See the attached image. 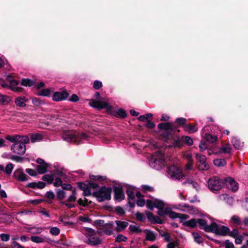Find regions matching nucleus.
Wrapping results in <instances>:
<instances>
[{
	"instance_id": "obj_28",
	"label": "nucleus",
	"mask_w": 248,
	"mask_h": 248,
	"mask_svg": "<svg viewBox=\"0 0 248 248\" xmlns=\"http://www.w3.org/2000/svg\"><path fill=\"white\" fill-rule=\"evenodd\" d=\"M134 190V189L132 186H129L127 188L126 193L128 197L129 203L131 202V200L133 201L135 198Z\"/></svg>"
},
{
	"instance_id": "obj_30",
	"label": "nucleus",
	"mask_w": 248,
	"mask_h": 248,
	"mask_svg": "<svg viewBox=\"0 0 248 248\" xmlns=\"http://www.w3.org/2000/svg\"><path fill=\"white\" fill-rule=\"evenodd\" d=\"M214 164L217 167H222L226 164V161L224 159L217 158L213 161Z\"/></svg>"
},
{
	"instance_id": "obj_47",
	"label": "nucleus",
	"mask_w": 248,
	"mask_h": 248,
	"mask_svg": "<svg viewBox=\"0 0 248 248\" xmlns=\"http://www.w3.org/2000/svg\"><path fill=\"white\" fill-rule=\"evenodd\" d=\"M32 103L34 105L36 106H38L42 104H44V102L43 101H42L41 100H40V99H39L38 98H35V97L33 98L32 99Z\"/></svg>"
},
{
	"instance_id": "obj_63",
	"label": "nucleus",
	"mask_w": 248,
	"mask_h": 248,
	"mask_svg": "<svg viewBox=\"0 0 248 248\" xmlns=\"http://www.w3.org/2000/svg\"><path fill=\"white\" fill-rule=\"evenodd\" d=\"M102 86V82L101 81L96 80L94 81L93 84V88L96 90L100 89Z\"/></svg>"
},
{
	"instance_id": "obj_25",
	"label": "nucleus",
	"mask_w": 248,
	"mask_h": 248,
	"mask_svg": "<svg viewBox=\"0 0 248 248\" xmlns=\"http://www.w3.org/2000/svg\"><path fill=\"white\" fill-rule=\"evenodd\" d=\"M138 200L136 201L137 204L140 207H142L145 205V202L143 199V196L139 192H137L136 194Z\"/></svg>"
},
{
	"instance_id": "obj_13",
	"label": "nucleus",
	"mask_w": 248,
	"mask_h": 248,
	"mask_svg": "<svg viewBox=\"0 0 248 248\" xmlns=\"http://www.w3.org/2000/svg\"><path fill=\"white\" fill-rule=\"evenodd\" d=\"M14 176L18 180L22 182L27 180L28 178V176L23 172L22 169L16 170L14 173Z\"/></svg>"
},
{
	"instance_id": "obj_58",
	"label": "nucleus",
	"mask_w": 248,
	"mask_h": 248,
	"mask_svg": "<svg viewBox=\"0 0 248 248\" xmlns=\"http://www.w3.org/2000/svg\"><path fill=\"white\" fill-rule=\"evenodd\" d=\"M168 215H169V216L170 218H178L179 213H176L174 212L171 211L169 209V213H168Z\"/></svg>"
},
{
	"instance_id": "obj_41",
	"label": "nucleus",
	"mask_w": 248,
	"mask_h": 248,
	"mask_svg": "<svg viewBox=\"0 0 248 248\" xmlns=\"http://www.w3.org/2000/svg\"><path fill=\"white\" fill-rule=\"evenodd\" d=\"M153 116L152 114L148 113L145 115H141L139 117V119L141 121H146L150 120Z\"/></svg>"
},
{
	"instance_id": "obj_33",
	"label": "nucleus",
	"mask_w": 248,
	"mask_h": 248,
	"mask_svg": "<svg viewBox=\"0 0 248 248\" xmlns=\"http://www.w3.org/2000/svg\"><path fill=\"white\" fill-rule=\"evenodd\" d=\"M197 223V220L196 219H191L184 222V225L190 228L195 227Z\"/></svg>"
},
{
	"instance_id": "obj_8",
	"label": "nucleus",
	"mask_w": 248,
	"mask_h": 248,
	"mask_svg": "<svg viewBox=\"0 0 248 248\" xmlns=\"http://www.w3.org/2000/svg\"><path fill=\"white\" fill-rule=\"evenodd\" d=\"M196 158L197 160L198 169L202 170H208L209 167L206 162V157L205 155L201 154H197Z\"/></svg>"
},
{
	"instance_id": "obj_39",
	"label": "nucleus",
	"mask_w": 248,
	"mask_h": 248,
	"mask_svg": "<svg viewBox=\"0 0 248 248\" xmlns=\"http://www.w3.org/2000/svg\"><path fill=\"white\" fill-rule=\"evenodd\" d=\"M14 169V165L12 163H9L7 164L5 167V168H4V171L7 174L10 175L12 173L13 170Z\"/></svg>"
},
{
	"instance_id": "obj_24",
	"label": "nucleus",
	"mask_w": 248,
	"mask_h": 248,
	"mask_svg": "<svg viewBox=\"0 0 248 248\" xmlns=\"http://www.w3.org/2000/svg\"><path fill=\"white\" fill-rule=\"evenodd\" d=\"M184 129L189 133H192L198 130V127L196 125H192L190 124H185L184 126Z\"/></svg>"
},
{
	"instance_id": "obj_27",
	"label": "nucleus",
	"mask_w": 248,
	"mask_h": 248,
	"mask_svg": "<svg viewBox=\"0 0 248 248\" xmlns=\"http://www.w3.org/2000/svg\"><path fill=\"white\" fill-rule=\"evenodd\" d=\"M115 223L117 226V230L122 231L124 230L128 225L127 222L116 220Z\"/></svg>"
},
{
	"instance_id": "obj_11",
	"label": "nucleus",
	"mask_w": 248,
	"mask_h": 248,
	"mask_svg": "<svg viewBox=\"0 0 248 248\" xmlns=\"http://www.w3.org/2000/svg\"><path fill=\"white\" fill-rule=\"evenodd\" d=\"M213 228L212 232L216 234L224 235L229 232V229L228 227L225 226H222L219 227L217 223L213 222Z\"/></svg>"
},
{
	"instance_id": "obj_23",
	"label": "nucleus",
	"mask_w": 248,
	"mask_h": 248,
	"mask_svg": "<svg viewBox=\"0 0 248 248\" xmlns=\"http://www.w3.org/2000/svg\"><path fill=\"white\" fill-rule=\"evenodd\" d=\"M44 136L41 133H32L31 135V141L32 143L39 142L43 140Z\"/></svg>"
},
{
	"instance_id": "obj_36",
	"label": "nucleus",
	"mask_w": 248,
	"mask_h": 248,
	"mask_svg": "<svg viewBox=\"0 0 248 248\" xmlns=\"http://www.w3.org/2000/svg\"><path fill=\"white\" fill-rule=\"evenodd\" d=\"M205 139L209 142L214 143L217 141V136H213L209 133H207L205 135Z\"/></svg>"
},
{
	"instance_id": "obj_42",
	"label": "nucleus",
	"mask_w": 248,
	"mask_h": 248,
	"mask_svg": "<svg viewBox=\"0 0 248 248\" xmlns=\"http://www.w3.org/2000/svg\"><path fill=\"white\" fill-rule=\"evenodd\" d=\"M21 84L25 86H31L33 84V82L29 79H23Z\"/></svg>"
},
{
	"instance_id": "obj_64",
	"label": "nucleus",
	"mask_w": 248,
	"mask_h": 248,
	"mask_svg": "<svg viewBox=\"0 0 248 248\" xmlns=\"http://www.w3.org/2000/svg\"><path fill=\"white\" fill-rule=\"evenodd\" d=\"M53 185L55 186H60L62 185V181L59 178H56L55 179Z\"/></svg>"
},
{
	"instance_id": "obj_62",
	"label": "nucleus",
	"mask_w": 248,
	"mask_h": 248,
	"mask_svg": "<svg viewBox=\"0 0 248 248\" xmlns=\"http://www.w3.org/2000/svg\"><path fill=\"white\" fill-rule=\"evenodd\" d=\"M218 198L220 200H223V201H226L227 200H232V198H230L228 196V195L226 194H223L219 195Z\"/></svg>"
},
{
	"instance_id": "obj_20",
	"label": "nucleus",
	"mask_w": 248,
	"mask_h": 248,
	"mask_svg": "<svg viewBox=\"0 0 248 248\" xmlns=\"http://www.w3.org/2000/svg\"><path fill=\"white\" fill-rule=\"evenodd\" d=\"M27 99L25 96H20L16 98L15 103L16 105L19 107H24L26 105Z\"/></svg>"
},
{
	"instance_id": "obj_40",
	"label": "nucleus",
	"mask_w": 248,
	"mask_h": 248,
	"mask_svg": "<svg viewBox=\"0 0 248 248\" xmlns=\"http://www.w3.org/2000/svg\"><path fill=\"white\" fill-rule=\"evenodd\" d=\"M19 141L18 142H21L22 143L25 144L28 143L30 141V138L28 136H23L20 137L18 136V140Z\"/></svg>"
},
{
	"instance_id": "obj_1",
	"label": "nucleus",
	"mask_w": 248,
	"mask_h": 248,
	"mask_svg": "<svg viewBox=\"0 0 248 248\" xmlns=\"http://www.w3.org/2000/svg\"><path fill=\"white\" fill-rule=\"evenodd\" d=\"M62 139L67 142H73L76 144H79L83 140H87L88 135L86 134L76 131H65L62 135Z\"/></svg>"
},
{
	"instance_id": "obj_57",
	"label": "nucleus",
	"mask_w": 248,
	"mask_h": 248,
	"mask_svg": "<svg viewBox=\"0 0 248 248\" xmlns=\"http://www.w3.org/2000/svg\"><path fill=\"white\" fill-rule=\"evenodd\" d=\"M6 139L11 142H15L18 140V136H8L6 137Z\"/></svg>"
},
{
	"instance_id": "obj_14",
	"label": "nucleus",
	"mask_w": 248,
	"mask_h": 248,
	"mask_svg": "<svg viewBox=\"0 0 248 248\" xmlns=\"http://www.w3.org/2000/svg\"><path fill=\"white\" fill-rule=\"evenodd\" d=\"M197 223L199 224L200 227L202 229H203L206 232H212L213 222L210 225H207L206 221L202 219H198Z\"/></svg>"
},
{
	"instance_id": "obj_18",
	"label": "nucleus",
	"mask_w": 248,
	"mask_h": 248,
	"mask_svg": "<svg viewBox=\"0 0 248 248\" xmlns=\"http://www.w3.org/2000/svg\"><path fill=\"white\" fill-rule=\"evenodd\" d=\"M231 220L235 227H239L240 229H244V227L242 226V221L238 216L236 215L232 216Z\"/></svg>"
},
{
	"instance_id": "obj_3",
	"label": "nucleus",
	"mask_w": 248,
	"mask_h": 248,
	"mask_svg": "<svg viewBox=\"0 0 248 248\" xmlns=\"http://www.w3.org/2000/svg\"><path fill=\"white\" fill-rule=\"evenodd\" d=\"M149 165L152 168L156 170L161 169L164 165V154L161 152H156L152 155L149 161Z\"/></svg>"
},
{
	"instance_id": "obj_22",
	"label": "nucleus",
	"mask_w": 248,
	"mask_h": 248,
	"mask_svg": "<svg viewBox=\"0 0 248 248\" xmlns=\"http://www.w3.org/2000/svg\"><path fill=\"white\" fill-rule=\"evenodd\" d=\"M12 100L11 97L5 94L0 93V104L2 105H8Z\"/></svg>"
},
{
	"instance_id": "obj_6",
	"label": "nucleus",
	"mask_w": 248,
	"mask_h": 248,
	"mask_svg": "<svg viewBox=\"0 0 248 248\" xmlns=\"http://www.w3.org/2000/svg\"><path fill=\"white\" fill-rule=\"evenodd\" d=\"M168 173L172 179L180 180L183 177L182 170L176 165H172L168 169Z\"/></svg>"
},
{
	"instance_id": "obj_5",
	"label": "nucleus",
	"mask_w": 248,
	"mask_h": 248,
	"mask_svg": "<svg viewBox=\"0 0 248 248\" xmlns=\"http://www.w3.org/2000/svg\"><path fill=\"white\" fill-rule=\"evenodd\" d=\"M223 185V181L217 177H213L208 181V186L212 191L220 190Z\"/></svg>"
},
{
	"instance_id": "obj_16",
	"label": "nucleus",
	"mask_w": 248,
	"mask_h": 248,
	"mask_svg": "<svg viewBox=\"0 0 248 248\" xmlns=\"http://www.w3.org/2000/svg\"><path fill=\"white\" fill-rule=\"evenodd\" d=\"M98 186L94 183H91L89 184L88 186H87L86 188L84 187L85 186V185H84V186H81V188L83 190V195L85 196H90L91 195H93V192L94 191H92V188L95 187L97 186Z\"/></svg>"
},
{
	"instance_id": "obj_61",
	"label": "nucleus",
	"mask_w": 248,
	"mask_h": 248,
	"mask_svg": "<svg viewBox=\"0 0 248 248\" xmlns=\"http://www.w3.org/2000/svg\"><path fill=\"white\" fill-rule=\"evenodd\" d=\"M142 189L145 192H147V191L152 192L154 191V188L153 187L147 186V185H143L142 186Z\"/></svg>"
},
{
	"instance_id": "obj_19",
	"label": "nucleus",
	"mask_w": 248,
	"mask_h": 248,
	"mask_svg": "<svg viewBox=\"0 0 248 248\" xmlns=\"http://www.w3.org/2000/svg\"><path fill=\"white\" fill-rule=\"evenodd\" d=\"M11 78L10 76H7V80L10 82V85H9L8 88L10 89L13 91H18L19 89L18 87H17L18 82L15 80L11 79Z\"/></svg>"
},
{
	"instance_id": "obj_53",
	"label": "nucleus",
	"mask_w": 248,
	"mask_h": 248,
	"mask_svg": "<svg viewBox=\"0 0 248 248\" xmlns=\"http://www.w3.org/2000/svg\"><path fill=\"white\" fill-rule=\"evenodd\" d=\"M60 232V229L57 227H52L50 230V232L54 235H58Z\"/></svg>"
},
{
	"instance_id": "obj_59",
	"label": "nucleus",
	"mask_w": 248,
	"mask_h": 248,
	"mask_svg": "<svg viewBox=\"0 0 248 248\" xmlns=\"http://www.w3.org/2000/svg\"><path fill=\"white\" fill-rule=\"evenodd\" d=\"M50 94V91L48 89H44L40 92L38 94L40 96H48Z\"/></svg>"
},
{
	"instance_id": "obj_21",
	"label": "nucleus",
	"mask_w": 248,
	"mask_h": 248,
	"mask_svg": "<svg viewBox=\"0 0 248 248\" xmlns=\"http://www.w3.org/2000/svg\"><path fill=\"white\" fill-rule=\"evenodd\" d=\"M115 198L116 200L121 201L124 199V194L121 188L117 187L114 190Z\"/></svg>"
},
{
	"instance_id": "obj_51",
	"label": "nucleus",
	"mask_w": 248,
	"mask_h": 248,
	"mask_svg": "<svg viewBox=\"0 0 248 248\" xmlns=\"http://www.w3.org/2000/svg\"><path fill=\"white\" fill-rule=\"evenodd\" d=\"M193 235L196 242L198 243H201L202 242L203 239L202 237L198 233H193Z\"/></svg>"
},
{
	"instance_id": "obj_56",
	"label": "nucleus",
	"mask_w": 248,
	"mask_h": 248,
	"mask_svg": "<svg viewBox=\"0 0 248 248\" xmlns=\"http://www.w3.org/2000/svg\"><path fill=\"white\" fill-rule=\"evenodd\" d=\"M57 195L59 199L62 200L65 197V193L64 191L61 190V189H59L57 191Z\"/></svg>"
},
{
	"instance_id": "obj_44",
	"label": "nucleus",
	"mask_w": 248,
	"mask_h": 248,
	"mask_svg": "<svg viewBox=\"0 0 248 248\" xmlns=\"http://www.w3.org/2000/svg\"><path fill=\"white\" fill-rule=\"evenodd\" d=\"M91 201H89V200L86 198H84V199H79L78 201V203L80 205L83 206H86L88 205L89 204L91 203Z\"/></svg>"
},
{
	"instance_id": "obj_60",
	"label": "nucleus",
	"mask_w": 248,
	"mask_h": 248,
	"mask_svg": "<svg viewBox=\"0 0 248 248\" xmlns=\"http://www.w3.org/2000/svg\"><path fill=\"white\" fill-rule=\"evenodd\" d=\"M176 122L179 124L182 125H185V123L186 122V119L184 118H178L176 120Z\"/></svg>"
},
{
	"instance_id": "obj_29",
	"label": "nucleus",
	"mask_w": 248,
	"mask_h": 248,
	"mask_svg": "<svg viewBox=\"0 0 248 248\" xmlns=\"http://www.w3.org/2000/svg\"><path fill=\"white\" fill-rule=\"evenodd\" d=\"M231 150L232 147L231 146V145L229 144H227L220 148L219 152L224 153L225 154H230L231 152Z\"/></svg>"
},
{
	"instance_id": "obj_2",
	"label": "nucleus",
	"mask_w": 248,
	"mask_h": 248,
	"mask_svg": "<svg viewBox=\"0 0 248 248\" xmlns=\"http://www.w3.org/2000/svg\"><path fill=\"white\" fill-rule=\"evenodd\" d=\"M85 236V238L84 239L85 242L90 245L96 246L101 243V241L98 237V234L92 229H86Z\"/></svg>"
},
{
	"instance_id": "obj_7",
	"label": "nucleus",
	"mask_w": 248,
	"mask_h": 248,
	"mask_svg": "<svg viewBox=\"0 0 248 248\" xmlns=\"http://www.w3.org/2000/svg\"><path fill=\"white\" fill-rule=\"evenodd\" d=\"M89 105L90 106L98 109L107 108L108 110H110L112 108V107L109 105L108 102L103 100L99 101L90 100Z\"/></svg>"
},
{
	"instance_id": "obj_10",
	"label": "nucleus",
	"mask_w": 248,
	"mask_h": 248,
	"mask_svg": "<svg viewBox=\"0 0 248 248\" xmlns=\"http://www.w3.org/2000/svg\"><path fill=\"white\" fill-rule=\"evenodd\" d=\"M163 205L164 202L158 199L147 200L146 202L147 207L151 210L154 208H161Z\"/></svg>"
},
{
	"instance_id": "obj_9",
	"label": "nucleus",
	"mask_w": 248,
	"mask_h": 248,
	"mask_svg": "<svg viewBox=\"0 0 248 248\" xmlns=\"http://www.w3.org/2000/svg\"><path fill=\"white\" fill-rule=\"evenodd\" d=\"M13 153L19 155H23L26 151V145L21 142H16L11 146Z\"/></svg>"
},
{
	"instance_id": "obj_15",
	"label": "nucleus",
	"mask_w": 248,
	"mask_h": 248,
	"mask_svg": "<svg viewBox=\"0 0 248 248\" xmlns=\"http://www.w3.org/2000/svg\"><path fill=\"white\" fill-rule=\"evenodd\" d=\"M68 93L65 91L55 92L53 96V100L55 101H60L67 98Z\"/></svg>"
},
{
	"instance_id": "obj_49",
	"label": "nucleus",
	"mask_w": 248,
	"mask_h": 248,
	"mask_svg": "<svg viewBox=\"0 0 248 248\" xmlns=\"http://www.w3.org/2000/svg\"><path fill=\"white\" fill-rule=\"evenodd\" d=\"M43 229L41 228L33 227L30 229V232L32 233L39 234L42 232Z\"/></svg>"
},
{
	"instance_id": "obj_32",
	"label": "nucleus",
	"mask_w": 248,
	"mask_h": 248,
	"mask_svg": "<svg viewBox=\"0 0 248 248\" xmlns=\"http://www.w3.org/2000/svg\"><path fill=\"white\" fill-rule=\"evenodd\" d=\"M180 207H181V210L184 212H188L190 214H193L194 212L192 211V210H193V206H189L187 204H184V205H179Z\"/></svg>"
},
{
	"instance_id": "obj_43",
	"label": "nucleus",
	"mask_w": 248,
	"mask_h": 248,
	"mask_svg": "<svg viewBox=\"0 0 248 248\" xmlns=\"http://www.w3.org/2000/svg\"><path fill=\"white\" fill-rule=\"evenodd\" d=\"M42 180L49 183H51L54 180V177L52 175L46 174L43 176Z\"/></svg>"
},
{
	"instance_id": "obj_4",
	"label": "nucleus",
	"mask_w": 248,
	"mask_h": 248,
	"mask_svg": "<svg viewBox=\"0 0 248 248\" xmlns=\"http://www.w3.org/2000/svg\"><path fill=\"white\" fill-rule=\"evenodd\" d=\"M111 188L110 187H102L99 190L93 192V197L96 198L99 202L111 199Z\"/></svg>"
},
{
	"instance_id": "obj_55",
	"label": "nucleus",
	"mask_w": 248,
	"mask_h": 248,
	"mask_svg": "<svg viewBox=\"0 0 248 248\" xmlns=\"http://www.w3.org/2000/svg\"><path fill=\"white\" fill-rule=\"evenodd\" d=\"M76 199H77V197H76V192H73L72 194H71V195L70 196H69L68 197L67 201L69 202H75L76 201Z\"/></svg>"
},
{
	"instance_id": "obj_38",
	"label": "nucleus",
	"mask_w": 248,
	"mask_h": 248,
	"mask_svg": "<svg viewBox=\"0 0 248 248\" xmlns=\"http://www.w3.org/2000/svg\"><path fill=\"white\" fill-rule=\"evenodd\" d=\"M172 124L170 123H163L158 124V128L161 129L168 130L170 129Z\"/></svg>"
},
{
	"instance_id": "obj_37",
	"label": "nucleus",
	"mask_w": 248,
	"mask_h": 248,
	"mask_svg": "<svg viewBox=\"0 0 248 248\" xmlns=\"http://www.w3.org/2000/svg\"><path fill=\"white\" fill-rule=\"evenodd\" d=\"M164 205L161 208H157L158 210L157 211V214L161 216H164L165 215H168V213L169 211V208H164Z\"/></svg>"
},
{
	"instance_id": "obj_48",
	"label": "nucleus",
	"mask_w": 248,
	"mask_h": 248,
	"mask_svg": "<svg viewBox=\"0 0 248 248\" xmlns=\"http://www.w3.org/2000/svg\"><path fill=\"white\" fill-rule=\"evenodd\" d=\"M31 240L36 243H41L43 242V239L39 236H32L31 237Z\"/></svg>"
},
{
	"instance_id": "obj_31",
	"label": "nucleus",
	"mask_w": 248,
	"mask_h": 248,
	"mask_svg": "<svg viewBox=\"0 0 248 248\" xmlns=\"http://www.w3.org/2000/svg\"><path fill=\"white\" fill-rule=\"evenodd\" d=\"M232 142L233 146L236 149H240L243 146V144L236 138H233Z\"/></svg>"
},
{
	"instance_id": "obj_34",
	"label": "nucleus",
	"mask_w": 248,
	"mask_h": 248,
	"mask_svg": "<svg viewBox=\"0 0 248 248\" xmlns=\"http://www.w3.org/2000/svg\"><path fill=\"white\" fill-rule=\"evenodd\" d=\"M155 238L156 235L154 232L150 231H148L147 232L146 237V240L148 241H154L155 240Z\"/></svg>"
},
{
	"instance_id": "obj_35",
	"label": "nucleus",
	"mask_w": 248,
	"mask_h": 248,
	"mask_svg": "<svg viewBox=\"0 0 248 248\" xmlns=\"http://www.w3.org/2000/svg\"><path fill=\"white\" fill-rule=\"evenodd\" d=\"M48 166L47 164L39 165L37 167V171L40 174H43L46 172Z\"/></svg>"
},
{
	"instance_id": "obj_54",
	"label": "nucleus",
	"mask_w": 248,
	"mask_h": 248,
	"mask_svg": "<svg viewBox=\"0 0 248 248\" xmlns=\"http://www.w3.org/2000/svg\"><path fill=\"white\" fill-rule=\"evenodd\" d=\"M127 240V237H126L125 236L122 235V234H119L118 235L116 238V242H125Z\"/></svg>"
},
{
	"instance_id": "obj_46",
	"label": "nucleus",
	"mask_w": 248,
	"mask_h": 248,
	"mask_svg": "<svg viewBox=\"0 0 248 248\" xmlns=\"http://www.w3.org/2000/svg\"><path fill=\"white\" fill-rule=\"evenodd\" d=\"M90 179L93 180H98L100 181H104L106 179L105 176H102L100 175H90Z\"/></svg>"
},
{
	"instance_id": "obj_26",
	"label": "nucleus",
	"mask_w": 248,
	"mask_h": 248,
	"mask_svg": "<svg viewBox=\"0 0 248 248\" xmlns=\"http://www.w3.org/2000/svg\"><path fill=\"white\" fill-rule=\"evenodd\" d=\"M180 244V241L178 239L174 240H168L167 248H177Z\"/></svg>"
},
{
	"instance_id": "obj_12",
	"label": "nucleus",
	"mask_w": 248,
	"mask_h": 248,
	"mask_svg": "<svg viewBox=\"0 0 248 248\" xmlns=\"http://www.w3.org/2000/svg\"><path fill=\"white\" fill-rule=\"evenodd\" d=\"M225 184L230 190L232 191H236L238 189V183L232 178H227L225 180Z\"/></svg>"
},
{
	"instance_id": "obj_50",
	"label": "nucleus",
	"mask_w": 248,
	"mask_h": 248,
	"mask_svg": "<svg viewBox=\"0 0 248 248\" xmlns=\"http://www.w3.org/2000/svg\"><path fill=\"white\" fill-rule=\"evenodd\" d=\"M116 112L118 116L122 118H124L126 116L125 111L122 108L118 109Z\"/></svg>"
},
{
	"instance_id": "obj_52",
	"label": "nucleus",
	"mask_w": 248,
	"mask_h": 248,
	"mask_svg": "<svg viewBox=\"0 0 248 248\" xmlns=\"http://www.w3.org/2000/svg\"><path fill=\"white\" fill-rule=\"evenodd\" d=\"M0 238L1 241L3 242H7L10 239V235L8 234L1 233L0 234Z\"/></svg>"
},
{
	"instance_id": "obj_17",
	"label": "nucleus",
	"mask_w": 248,
	"mask_h": 248,
	"mask_svg": "<svg viewBox=\"0 0 248 248\" xmlns=\"http://www.w3.org/2000/svg\"><path fill=\"white\" fill-rule=\"evenodd\" d=\"M184 157L187 161L186 165V169L187 170H192L193 162L191 155L188 153H186L185 154Z\"/></svg>"
},
{
	"instance_id": "obj_45",
	"label": "nucleus",
	"mask_w": 248,
	"mask_h": 248,
	"mask_svg": "<svg viewBox=\"0 0 248 248\" xmlns=\"http://www.w3.org/2000/svg\"><path fill=\"white\" fill-rule=\"evenodd\" d=\"M129 229L132 232H140L139 227L135 225H131L129 226Z\"/></svg>"
}]
</instances>
